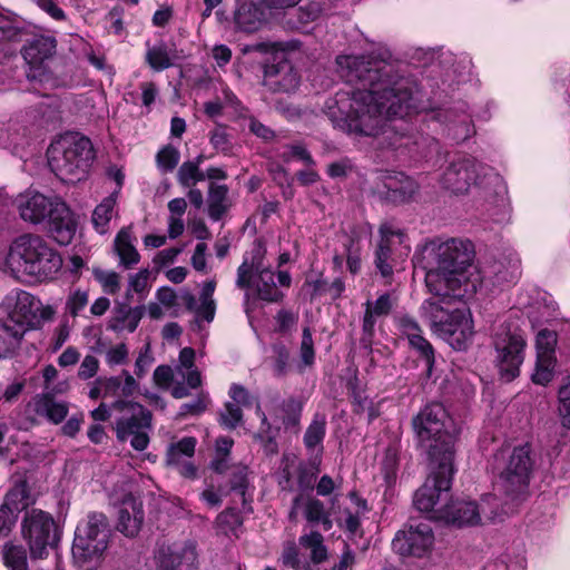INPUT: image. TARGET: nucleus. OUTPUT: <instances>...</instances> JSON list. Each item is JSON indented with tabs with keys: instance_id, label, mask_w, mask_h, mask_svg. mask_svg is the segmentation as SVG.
Here are the masks:
<instances>
[{
	"instance_id": "obj_5",
	"label": "nucleus",
	"mask_w": 570,
	"mask_h": 570,
	"mask_svg": "<svg viewBox=\"0 0 570 570\" xmlns=\"http://www.w3.org/2000/svg\"><path fill=\"white\" fill-rule=\"evenodd\" d=\"M51 171L62 181L81 180L94 159L91 141L86 137L66 135L50 144L47 150Z\"/></svg>"
},
{
	"instance_id": "obj_42",
	"label": "nucleus",
	"mask_w": 570,
	"mask_h": 570,
	"mask_svg": "<svg viewBox=\"0 0 570 570\" xmlns=\"http://www.w3.org/2000/svg\"><path fill=\"white\" fill-rule=\"evenodd\" d=\"M205 180V174L196 164L184 161L177 170V181L181 187L190 188L197 183Z\"/></svg>"
},
{
	"instance_id": "obj_63",
	"label": "nucleus",
	"mask_w": 570,
	"mask_h": 570,
	"mask_svg": "<svg viewBox=\"0 0 570 570\" xmlns=\"http://www.w3.org/2000/svg\"><path fill=\"white\" fill-rule=\"evenodd\" d=\"M278 429H272L269 431H258L256 438L264 443V450L267 454H275L278 451L277 443L275 441Z\"/></svg>"
},
{
	"instance_id": "obj_57",
	"label": "nucleus",
	"mask_w": 570,
	"mask_h": 570,
	"mask_svg": "<svg viewBox=\"0 0 570 570\" xmlns=\"http://www.w3.org/2000/svg\"><path fill=\"white\" fill-rule=\"evenodd\" d=\"M88 304V293L86 291L76 289L68 295L66 302V311L76 317Z\"/></svg>"
},
{
	"instance_id": "obj_53",
	"label": "nucleus",
	"mask_w": 570,
	"mask_h": 570,
	"mask_svg": "<svg viewBox=\"0 0 570 570\" xmlns=\"http://www.w3.org/2000/svg\"><path fill=\"white\" fill-rule=\"evenodd\" d=\"M216 523L224 532H228L240 527L243 520L236 509L228 508L218 514Z\"/></svg>"
},
{
	"instance_id": "obj_4",
	"label": "nucleus",
	"mask_w": 570,
	"mask_h": 570,
	"mask_svg": "<svg viewBox=\"0 0 570 570\" xmlns=\"http://www.w3.org/2000/svg\"><path fill=\"white\" fill-rule=\"evenodd\" d=\"M8 262L37 281L53 277L62 266L58 252L41 236L35 234L20 235L12 242Z\"/></svg>"
},
{
	"instance_id": "obj_45",
	"label": "nucleus",
	"mask_w": 570,
	"mask_h": 570,
	"mask_svg": "<svg viewBox=\"0 0 570 570\" xmlns=\"http://www.w3.org/2000/svg\"><path fill=\"white\" fill-rule=\"evenodd\" d=\"M179 159L178 149L171 145L161 148L156 156L157 165L164 173L173 171L177 167Z\"/></svg>"
},
{
	"instance_id": "obj_46",
	"label": "nucleus",
	"mask_w": 570,
	"mask_h": 570,
	"mask_svg": "<svg viewBox=\"0 0 570 570\" xmlns=\"http://www.w3.org/2000/svg\"><path fill=\"white\" fill-rule=\"evenodd\" d=\"M20 29L6 16L0 13V51L9 43L19 40Z\"/></svg>"
},
{
	"instance_id": "obj_12",
	"label": "nucleus",
	"mask_w": 570,
	"mask_h": 570,
	"mask_svg": "<svg viewBox=\"0 0 570 570\" xmlns=\"http://www.w3.org/2000/svg\"><path fill=\"white\" fill-rule=\"evenodd\" d=\"M111 409L122 413L116 422L117 439L121 442L130 439L136 451H144L149 444L150 411L139 403L121 400L114 402Z\"/></svg>"
},
{
	"instance_id": "obj_32",
	"label": "nucleus",
	"mask_w": 570,
	"mask_h": 570,
	"mask_svg": "<svg viewBox=\"0 0 570 570\" xmlns=\"http://www.w3.org/2000/svg\"><path fill=\"white\" fill-rule=\"evenodd\" d=\"M227 479L229 491L236 492L242 498L243 509L246 512H252V507L247 503L246 492L249 487V470L247 465L235 463L230 466V472Z\"/></svg>"
},
{
	"instance_id": "obj_13",
	"label": "nucleus",
	"mask_w": 570,
	"mask_h": 570,
	"mask_svg": "<svg viewBox=\"0 0 570 570\" xmlns=\"http://www.w3.org/2000/svg\"><path fill=\"white\" fill-rule=\"evenodd\" d=\"M261 249H258L249 264L246 259L237 268L236 285L242 289L250 286L255 288L257 297L267 303H277L283 299L284 294L275 283V274L263 263Z\"/></svg>"
},
{
	"instance_id": "obj_56",
	"label": "nucleus",
	"mask_w": 570,
	"mask_h": 570,
	"mask_svg": "<svg viewBox=\"0 0 570 570\" xmlns=\"http://www.w3.org/2000/svg\"><path fill=\"white\" fill-rule=\"evenodd\" d=\"M149 277V271L147 268L140 269L138 273L130 275L128 282V288L126 292V299L130 301L132 292L142 294L147 289V283Z\"/></svg>"
},
{
	"instance_id": "obj_16",
	"label": "nucleus",
	"mask_w": 570,
	"mask_h": 570,
	"mask_svg": "<svg viewBox=\"0 0 570 570\" xmlns=\"http://www.w3.org/2000/svg\"><path fill=\"white\" fill-rule=\"evenodd\" d=\"M419 189L413 178L401 171L381 173L373 186V194L381 200L391 204L410 202Z\"/></svg>"
},
{
	"instance_id": "obj_35",
	"label": "nucleus",
	"mask_w": 570,
	"mask_h": 570,
	"mask_svg": "<svg viewBox=\"0 0 570 570\" xmlns=\"http://www.w3.org/2000/svg\"><path fill=\"white\" fill-rule=\"evenodd\" d=\"M115 250L119 256L120 264L125 268H131L138 264L140 255L131 243V234L126 229H121L115 239Z\"/></svg>"
},
{
	"instance_id": "obj_51",
	"label": "nucleus",
	"mask_w": 570,
	"mask_h": 570,
	"mask_svg": "<svg viewBox=\"0 0 570 570\" xmlns=\"http://www.w3.org/2000/svg\"><path fill=\"white\" fill-rule=\"evenodd\" d=\"M344 253L346 255V264L351 274L355 275L361 271L360 248L352 237H346L344 243Z\"/></svg>"
},
{
	"instance_id": "obj_24",
	"label": "nucleus",
	"mask_w": 570,
	"mask_h": 570,
	"mask_svg": "<svg viewBox=\"0 0 570 570\" xmlns=\"http://www.w3.org/2000/svg\"><path fill=\"white\" fill-rule=\"evenodd\" d=\"M56 198L51 199L40 193H27L18 199V209L21 218L38 224L49 218L53 213Z\"/></svg>"
},
{
	"instance_id": "obj_33",
	"label": "nucleus",
	"mask_w": 570,
	"mask_h": 570,
	"mask_svg": "<svg viewBox=\"0 0 570 570\" xmlns=\"http://www.w3.org/2000/svg\"><path fill=\"white\" fill-rule=\"evenodd\" d=\"M229 207L228 187L212 183L208 188V216L210 219L220 220Z\"/></svg>"
},
{
	"instance_id": "obj_44",
	"label": "nucleus",
	"mask_w": 570,
	"mask_h": 570,
	"mask_svg": "<svg viewBox=\"0 0 570 570\" xmlns=\"http://www.w3.org/2000/svg\"><path fill=\"white\" fill-rule=\"evenodd\" d=\"M146 60L149 66L157 71L167 69L171 66L170 57L164 45L149 48L146 53Z\"/></svg>"
},
{
	"instance_id": "obj_30",
	"label": "nucleus",
	"mask_w": 570,
	"mask_h": 570,
	"mask_svg": "<svg viewBox=\"0 0 570 570\" xmlns=\"http://www.w3.org/2000/svg\"><path fill=\"white\" fill-rule=\"evenodd\" d=\"M303 517L311 525L321 524L325 531L333 528L331 513L324 502L311 494H304Z\"/></svg>"
},
{
	"instance_id": "obj_15",
	"label": "nucleus",
	"mask_w": 570,
	"mask_h": 570,
	"mask_svg": "<svg viewBox=\"0 0 570 570\" xmlns=\"http://www.w3.org/2000/svg\"><path fill=\"white\" fill-rule=\"evenodd\" d=\"M494 347L501 376L510 382L519 375L523 362L525 338L522 331L502 326L495 334Z\"/></svg>"
},
{
	"instance_id": "obj_61",
	"label": "nucleus",
	"mask_w": 570,
	"mask_h": 570,
	"mask_svg": "<svg viewBox=\"0 0 570 570\" xmlns=\"http://www.w3.org/2000/svg\"><path fill=\"white\" fill-rule=\"evenodd\" d=\"M278 332L282 334L289 333L297 324L298 316L287 309H281L276 315Z\"/></svg>"
},
{
	"instance_id": "obj_9",
	"label": "nucleus",
	"mask_w": 570,
	"mask_h": 570,
	"mask_svg": "<svg viewBox=\"0 0 570 570\" xmlns=\"http://www.w3.org/2000/svg\"><path fill=\"white\" fill-rule=\"evenodd\" d=\"M430 474L423 485L416 490L413 499L414 507L430 519L436 520L438 510L444 507L442 501H446L455 473L454 461L436 460L430 462Z\"/></svg>"
},
{
	"instance_id": "obj_43",
	"label": "nucleus",
	"mask_w": 570,
	"mask_h": 570,
	"mask_svg": "<svg viewBox=\"0 0 570 570\" xmlns=\"http://www.w3.org/2000/svg\"><path fill=\"white\" fill-rule=\"evenodd\" d=\"M196 446V439L193 436H185L177 443L171 444L167 451L168 464H178L181 455L193 456Z\"/></svg>"
},
{
	"instance_id": "obj_48",
	"label": "nucleus",
	"mask_w": 570,
	"mask_h": 570,
	"mask_svg": "<svg viewBox=\"0 0 570 570\" xmlns=\"http://www.w3.org/2000/svg\"><path fill=\"white\" fill-rule=\"evenodd\" d=\"M273 373L277 377H283L287 374L289 367V351L283 344L273 346Z\"/></svg>"
},
{
	"instance_id": "obj_7",
	"label": "nucleus",
	"mask_w": 570,
	"mask_h": 570,
	"mask_svg": "<svg viewBox=\"0 0 570 570\" xmlns=\"http://www.w3.org/2000/svg\"><path fill=\"white\" fill-rule=\"evenodd\" d=\"M110 527L101 512H90L81 520L75 531L72 558L80 566L97 563L108 548Z\"/></svg>"
},
{
	"instance_id": "obj_3",
	"label": "nucleus",
	"mask_w": 570,
	"mask_h": 570,
	"mask_svg": "<svg viewBox=\"0 0 570 570\" xmlns=\"http://www.w3.org/2000/svg\"><path fill=\"white\" fill-rule=\"evenodd\" d=\"M448 420L444 406L436 402L426 404L412 419V428L419 446L426 453L430 462L454 461L455 438L448 430Z\"/></svg>"
},
{
	"instance_id": "obj_21",
	"label": "nucleus",
	"mask_w": 570,
	"mask_h": 570,
	"mask_svg": "<svg viewBox=\"0 0 570 570\" xmlns=\"http://www.w3.org/2000/svg\"><path fill=\"white\" fill-rule=\"evenodd\" d=\"M144 520L142 501L132 493L125 494L119 504L116 529L127 538H135L140 532Z\"/></svg>"
},
{
	"instance_id": "obj_17",
	"label": "nucleus",
	"mask_w": 570,
	"mask_h": 570,
	"mask_svg": "<svg viewBox=\"0 0 570 570\" xmlns=\"http://www.w3.org/2000/svg\"><path fill=\"white\" fill-rule=\"evenodd\" d=\"M320 459L313 458L309 462L295 464L294 459L285 455L282 461V472L278 481L281 489L288 492L294 491L295 487L292 478L295 475L297 489L299 490L298 494L313 491L320 472Z\"/></svg>"
},
{
	"instance_id": "obj_22",
	"label": "nucleus",
	"mask_w": 570,
	"mask_h": 570,
	"mask_svg": "<svg viewBox=\"0 0 570 570\" xmlns=\"http://www.w3.org/2000/svg\"><path fill=\"white\" fill-rule=\"evenodd\" d=\"M395 303L396 298L391 293H384L380 295L375 301L367 299L365 302L361 337V342L364 346H371L377 321L382 317L389 316Z\"/></svg>"
},
{
	"instance_id": "obj_40",
	"label": "nucleus",
	"mask_w": 570,
	"mask_h": 570,
	"mask_svg": "<svg viewBox=\"0 0 570 570\" xmlns=\"http://www.w3.org/2000/svg\"><path fill=\"white\" fill-rule=\"evenodd\" d=\"M303 403L296 397L284 400L281 405L282 422L286 429L298 428L302 416Z\"/></svg>"
},
{
	"instance_id": "obj_59",
	"label": "nucleus",
	"mask_w": 570,
	"mask_h": 570,
	"mask_svg": "<svg viewBox=\"0 0 570 570\" xmlns=\"http://www.w3.org/2000/svg\"><path fill=\"white\" fill-rule=\"evenodd\" d=\"M229 396L234 401L233 403L237 404L239 407H248L254 402V397L250 395V393L243 385L239 384H233L230 386Z\"/></svg>"
},
{
	"instance_id": "obj_14",
	"label": "nucleus",
	"mask_w": 570,
	"mask_h": 570,
	"mask_svg": "<svg viewBox=\"0 0 570 570\" xmlns=\"http://www.w3.org/2000/svg\"><path fill=\"white\" fill-rule=\"evenodd\" d=\"M32 307L33 296L24 291L6 296L0 304V328L20 342L33 317Z\"/></svg>"
},
{
	"instance_id": "obj_11",
	"label": "nucleus",
	"mask_w": 570,
	"mask_h": 570,
	"mask_svg": "<svg viewBox=\"0 0 570 570\" xmlns=\"http://www.w3.org/2000/svg\"><path fill=\"white\" fill-rule=\"evenodd\" d=\"M500 500L492 494L482 498L480 505L473 501L455 500L444 503L438 510L436 520L455 527L476 525L482 517L488 521H495L505 515L499 510Z\"/></svg>"
},
{
	"instance_id": "obj_62",
	"label": "nucleus",
	"mask_w": 570,
	"mask_h": 570,
	"mask_svg": "<svg viewBox=\"0 0 570 570\" xmlns=\"http://www.w3.org/2000/svg\"><path fill=\"white\" fill-rule=\"evenodd\" d=\"M99 367V361L97 357L92 355H87L82 360L79 370H78V376L81 380H88L96 375Z\"/></svg>"
},
{
	"instance_id": "obj_39",
	"label": "nucleus",
	"mask_w": 570,
	"mask_h": 570,
	"mask_svg": "<svg viewBox=\"0 0 570 570\" xmlns=\"http://www.w3.org/2000/svg\"><path fill=\"white\" fill-rule=\"evenodd\" d=\"M381 240L379 243L375 257L381 258H391V246L393 244V238L397 237L400 239V244L403 243L404 233L400 229L393 228L392 225L384 224L380 227Z\"/></svg>"
},
{
	"instance_id": "obj_55",
	"label": "nucleus",
	"mask_w": 570,
	"mask_h": 570,
	"mask_svg": "<svg viewBox=\"0 0 570 570\" xmlns=\"http://www.w3.org/2000/svg\"><path fill=\"white\" fill-rule=\"evenodd\" d=\"M299 355L302 363L305 366H311L314 363L315 351L314 342L309 327H305L302 333V342L299 347Z\"/></svg>"
},
{
	"instance_id": "obj_27",
	"label": "nucleus",
	"mask_w": 570,
	"mask_h": 570,
	"mask_svg": "<svg viewBox=\"0 0 570 570\" xmlns=\"http://www.w3.org/2000/svg\"><path fill=\"white\" fill-rule=\"evenodd\" d=\"M56 51V39L51 36H36L23 46L22 56L30 66H39Z\"/></svg>"
},
{
	"instance_id": "obj_50",
	"label": "nucleus",
	"mask_w": 570,
	"mask_h": 570,
	"mask_svg": "<svg viewBox=\"0 0 570 570\" xmlns=\"http://www.w3.org/2000/svg\"><path fill=\"white\" fill-rule=\"evenodd\" d=\"M409 343L423 357L426 371L431 374V370L434 364V351L432 345L422 335H412Z\"/></svg>"
},
{
	"instance_id": "obj_29",
	"label": "nucleus",
	"mask_w": 570,
	"mask_h": 570,
	"mask_svg": "<svg viewBox=\"0 0 570 570\" xmlns=\"http://www.w3.org/2000/svg\"><path fill=\"white\" fill-rule=\"evenodd\" d=\"M326 434V416L316 413L307 426L303 442L307 452L321 460L324 451L323 441Z\"/></svg>"
},
{
	"instance_id": "obj_2",
	"label": "nucleus",
	"mask_w": 570,
	"mask_h": 570,
	"mask_svg": "<svg viewBox=\"0 0 570 570\" xmlns=\"http://www.w3.org/2000/svg\"><path fill=\"white\" fill-rule=\"evenodd\" d=\"M472 256L471 244L456 238L432 242L424 249L425 284L435 297L422 303L420 315L458 351L465 350L471 342L473 321L469 311L451 308V294L466 282Z\"/></svg>"
},
{
	"instance_id": "obj_49",
	"label": "nucleus",
	"mask_w": 570,
	"mask_h": 570,
	"mask_svg": "<svg viewBox=\"0 0 570 570\" xmlns=\"http://www.w3.org/2000/svg\"><path fill=\"white\" fill-rule=\"evenodd\" d=\"M243 421V411L242 409L233 403L227 402L224 405V409L219 413V422L223 426L227 429H235Z\"/></svg>"
},
{
	"instance_id": "obj_6",
	"label": "nucleus",
	"mask_w": 570,
	"mask_h": 570,
	"mask_svg": "<svg viewBox=\"0 0 570 570\" xmlns=\"http://www.w3.org/2000/svg\"><path fill=\"white\" fill-rule=\"evenodd\" d=\"M532 466L530 448L528 445L514 448L498 480V489L504 497L503 503L500 504L505 515L513 514L520 503L528 498Z\"/></svg>"
},
{
	"instance_id": "obj_52",
	"label": "nucleus",
	"mask_w": 570,
	"mask_h": 570,
	"mask_svg": "<svg viewBox=\"0 0 570 570\" xmlns=\"http://www.w3.org/2000/svg\"><path fill=\"white\" fill-rule=\"evenodd\" d=\"M557 334L549 330H541L537 335V354L554 356Z\"/></svg>"
},
{
	"instance_id": "obj_26",
	"label": "nucleus",
	"mask_w": 570,
	"mask_h": 570,
	"mask_svg": "<svg viewBox=\"0 0 570 570\" xmlns=\"http://www.w3.org/2000/svg\"><path fill=\"white\" fill-rule=\"evenodd\" d=\"M35 412L47 417L50 422L61 423L69 412L67 402L57 401L52 392H45L33 399Z\"/></svg>"
},
{
	"instance_id": "obj_31",
	"label": "nucleus",
	"mask_w": 570,
	"mask_h": 570,
	"mask_svg": "<svg viewBox=\"0 0 570 570\" xmlns=\"http://www.w3.org/2000/svg\"><path fill=\"white\" fill-rule=\"evenodd\" d=\"M129 302L130 301H127L116 305L112 317L115 330L134 332L144 316L146 307L144 305L131 307Z\"/></svg>"
},
{
	"instance_id": "obj_25",
	"label": "nucleus",
	"mask_w": 570,
	"mask_h": 570,
	"mask_svg": "<svg viewBox=\"0 0 570 570\" xmlns=\"http://www.w3.org/2000/svg\"><path fill=\"white\" fill-rule=\"evenodd\" d=\"M24 498L22 489H16L7 493L0 505V539L8 538L18 520L20 510L18 501Z\"/></svg>"
},
{
	"instance_id": "obj_34",
	"label": "nucleus",
	"mask_w": 570,
	"mask_h": 570,
	"mask_svg": "<svg viewBox=\"0 0 570 570\" xmlns=\"http://www.w3.org/2000/svg\"><path fill=\"white\" fill-rule=\"evenodd\" d=\"M3 564L8 570H29L27 549L14 541H7L1 549Z\"/></svg>"
},
{
	"instance_id": "obj_1",
	"label": "nucleus",
	"mask_w": 570,
	"mask_h": 570,
	"mask_svg": "<svg viewBox=\"0 0 570 570\" xmlns=\"http://www.w3.org/2000/svg\"><path fill=\"white\" fill-rule=\"evenodd\" d=\"M337 70L347 83L360 86L331 107L334 127L355 137L385 132L387 119L403 117L413 106V83L405 78L387 49L377 55L338 56Z\"/></svg>"
},
{
	"instance_id": "obj_28",
	"label": "nucleus",
	"mask_w": 570,
	"mask_h": 570,
	"mask_svg": "<svg viewBox=\"0 0 570 570\" xmlns=\"http://www.w3.org/2000/svg\"><path fill=\"white\" fill-rule=\"evenodd\" d=\"M267 19L261 1L244 3L235 13L236 26L245 32L256 31Z\"/></svg>"
},
{
	"instance_id": "obj_64",
	"label": "nucleus",
	"mask_w": 570,
	"mask_h": 570,
	"mask_svg": "<svg viewBox=\"0 0 570 570\" xmlns=\"http://www.w3.org/2000/svg\"><path fill=\"white\" fill-rule=\"evenodd\" d=\"M127 357L128 348L125 344H118L111 347L106 354V360L109 365L124 364Z\"/></svg>"
},
{
	"instance_id": "obj_19",
	"label": "nucleus",
	"mask_w": 570,
	"mask_h": 570,
	"mask_svg": "<svg viewBox=\"0 0 570 570\" xmlns=\"http://www.w3.org/2000/svg\"><path fill=\"white\" fill-rule=\"evenodd\" d=\"M299 82L297 70L287 60L264 67L262 85L272 94H293L299 87Z\"/></svg>"
},
{
	"instance_id": "obj_60",
	"label": "nucleus",
	"mask_w": 570,
	"mask_h": 570,
	"mask_svg": "<svg viewBox=\"0 0 570 570\" xmlns=\"http://www.w3.org/2000/svg\"><path fill=\"white\" fill-rule=\"evenodd\" d=\"M97 383L101 385L102 389V397H111L116 396L119 393L121 394V377L120 376H111L105 379H98Z\"/></svg>"
},
{
	"instance_id": "obj_18",
	"label": "nucleus",
	"mask_w": 570,
	"mask_h": 570,
	"mask_svg": "<svg viewBox=\"0 0 570 570\" xmlns=\"http://www.w3.org/2000/svg\"><path fill=\"white\" fill-rule=\"evenodd\" d=\"M433 532L428 523L411 524L406 530L399 531L393 541V550L402 557H423L432 547Z\"/></svg>"
},
{
	"instance_id": "obj_54",
	"label": "nucleus",
	"mask_w": 570,
	"mask_h": 570,
	"mask_svg": "<svg viewBox=\"0 0 570 570\" xmlns=\"http://www.w3.org/2000/svg\"><path fill=\"white\" fill-rule=\"evenodd\" d=\"M399 468L397 452L393 448H387L382 461V471L385 481L390 484L395 480Z\"/></svg>"
},
{
	"instance_id": "obj_41",
	"label": "nucleus",
	"mask_w": 570,
	"mask_h": 570,
	"mask_svg": "<svg viewBox=\"0 0 570 570\" xmlns=\"http://www.w3.org/2000/svg\"><path fill=\"white\" fill-rule=\"evenodd\" d=\"M554 363V356L537 354L535 368L532 374L533 383L540 385L548 384L553 377Z\"/></svg>"
},
{
	"instance_id": "obj_47",
	"label": "nucleus",
	"mask_w": 570,
	"mask_h": 570,
	"mask_svg": "<svg viewBox=\"0 0 570 570\" xmlns=\"http://www.w3.org/2000/svg\"><path fill=\"white\" fill-rule=\"evenodd\" d=\"M95 278L102 286V289L107 294L115 295L120 291V275L112 271H94Z\"/></svg>"
},
{
	"instance_id": "obj_38",
	"label": "nucleus",
	"mask_w": 570,
	"mask_h": 570,
	"mask_svg": "<svg viewBox=\"0 0 570 570\" xmlns=\"http://www.w3.org/2000/svg\"><path fill=\"white\" fill-rule=\"evenodd\" d=\"M299 544L311 550V559L314 563H322L327 558V549L324 546V538L318 531L299 537Z\"/></svg>"
},
{
	"instance_id": "obj_58",
	"label": "nucleus",
	"mask_w": 570,
	"mask_h": 570,
	"mask_svg": "<svg viewBox=\"0 0 570 570\" xmlns=\"http://www.w3.org/2000/svg\"><path fill=\"white\" fill-rule=\"evenodd\" d=\"M7 145L18 149L23 148L28 144L27 129L17 124L7 128Z\"/></svg>"
},
{
	"instance_id": "obj_20",
	"label": "nucleus",
	"mask_w": 570,
	"mask_h": 570,
	"mask_svg": "<svg viewBox=\"0 0 570 570\" xmlns=\"http://www.w3.org/2000/svg\"><path fill=\"white\" fill-rule=\"evenodd\" d=\"M156 558L161 570H194L198 556L196 544L187 541L180 547H160Z\"/></svg>"
},
{
	"instance_id": "obj_37",
	"label": "nucleus",
	"mask_w": 570,
	"mask_h": 570,
	"mask_svg": "<svg viewBox=\"0 0 570 570\" xmlns=\"http://www.w3.org/2000/svg\"><path fill=\"white\" fill-rule=\"evenodd\" d=\"M216 288L215 281H208L204 284L199 295V309H197V322L205 320L210 323L215 317L216 303L213 298Z\"/></svg>"
},
{
	"instance_id": "obj_8",
	"label": "nucleus",
	"mask_w": 570,
	"mask_h": 570,
	"mask_svg": "<svg viewBox=\"0 0 570 570\" xmlns=\"http://www.w3.org/2000/svg\"><path fill=\"white\" fill-rule=\"evenodd\" d=\"M20 534L28 546L31 560L48 558L49 550L56 549L61 539V530L53 517L40 509L24 512Z\"/></svg>"
},
{
	"instance_id": "obj_36",
	"label": "nucleus",
	"mask_w": 570,
	"mask_h": 570,
	"mask_svg": "<svg viewBox=\"0 0 570 570\" xmlns=\"http://www.w3.org/2000/svg\"><path fill=\"white\" fill-rule=\"evenodd\" d=\"M118 190H115L109 196L105 197L99 205L96 206L91 222L94 227L100 234L106 233L108 224L110 223L114 209L117 203Z\"/></svg>"
},
{
	"instance_id": "obj_10",
	"label": "nucleus",
	"mask_w": 570,
	"mask_h": 570,
	"mask_svg": "<svg viewBox=\"0 0 570 570\" xmlns=\"http://www.w3.org/2000/svg\"><path fill=\"white\" fill-rule=\"evenodd\" d=\"M442 186L453 194H465L472 185L501 186V177L470 156L453 159L441 176Z\"/></svg>"
},
{
	"instance_id": "obj_23",
	"label": "nucleus",
	"mask_w": 570,
	"mask_h": 570,
	"mask_svg": "<svg viewBox=\"0 0 570 570\" xmlns=\"http://www.w3.org/2000/svg\"><path fill=\"white\" fill-rule=\"evenodd\" d=\"M73 214L60 198H56L52 215L48 218V232L59 245H69L76 234Z\"/></svg>"
}]
</instances>
